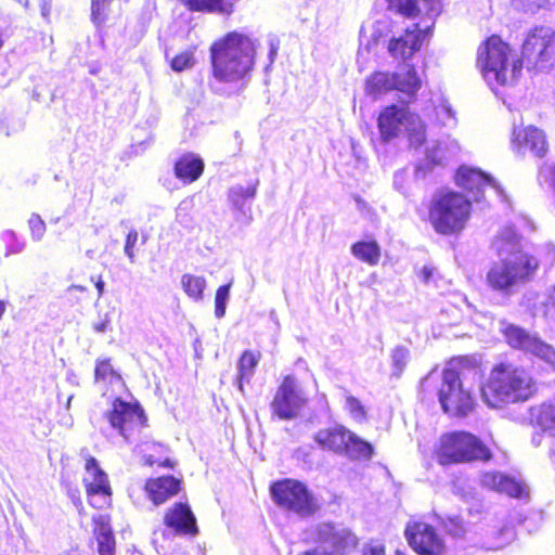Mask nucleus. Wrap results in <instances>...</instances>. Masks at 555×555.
<instances>
[{"instance_id": "8fccbe9b", "label": "nucleus", "mask_w": 555, "mask_h": 555, "mask_svg": "<svg viewBox=\"0 0 555 555\" xmlns=\"http://www.w3.org/2000/svg\"><path fill=\"white\" fill-rule=\"evenodd\" d=\"M278 50H279V42L274 39H271L270 40V50H269V60H270V64H272L274 62V59L278 54Z\"/></svg>"}, {"instance_id": "2f4dec72", "label": "nucleus", "mask_w": 555, "mask_h": 555, "mask_svg": "<svg viewBox=\"0 0 555 555\" xmlns=\"http://www.w3.org/2000/svg\"><path fill=\"white\" fill-rule=\"evenodd\" d=\"M411 359L410 349L405 346H396L390 351L391 376L400 378Z\"/></svg>"}, {"instance_id": "a19ab883", "label": "nucleus", "mask_w": 555, "mask_h": 555, "mask_svg": "<svg viewBox=\"0 0 555 555\" xmlns=\"http://www.w3.org/2000/svg\"><path fill=\"white\" fill-rule=\"evenodd\" d=\"M139 240V233L135 229H131L129 233L126 236L125 247L124 251L125 255L128 257L131 263L134 262V247Z\"/></svg>"}, {"instance_id": "7ed1b4c3", "label": "nucleus", "mask_w": 555, "mask_h": 555, "mask_svg": "<svg viewBox=\"0 0 555 555\" xmlns=\"http://www.w3.org/2000/svg\"><path fill=\"white\" fill-rule=\"evenodd\" d=\"M528 242L513 227H505L492 243L499 261L487 273L489 287L506 297L516 286L529 282L539 268L538 259L527 250Z\"/></svg>"}, {"instance_id": "0eeeda50", "label": "nucleus", "mask_w": 555, "mask_h": 555, "mask_svg": "<svg viewBox=\"0 0 555 555\" xmlns=\"http://www.w3.org/2000/svg\"><path fill=\"white\" fill-rule=\"evenodd\" d=\"M270 494L280 508L300 518L312 517L321 508V504L308 486L296 479L286 478L273 482L270 486Z\"/></svg>"}, {"instance_id": "39448f33", "label": "nucleus", "mask_w": 555, "mask_h": 555, "mask_svg": "<svg viewBox=\"0 0 555 555\" xmlns=\"http://www.w3.org/2000/svg\"><path fill=\"white\" fill-rule=\"evenodd\" d=\"M470 199L459 192L437 191L428 208L429 222L442 235L461 232L470 214Z\"/></svg>"}, {"instance_id": "f257e3e1", "label": "nucleus", "mask_w": 555, "mask_h": 555, "mask_svg": "<svg viewBox=\"0 0 555 555\" xmlns=\"http://www.w3.org/2000/svg\"><path fill=\"white\" fill-rule=\"evenodd\" d=\"M509 47L498 36H491L478 49L477 62L481 73L494 91L499 86L512 85L525 65L528 70L544 72L555 66V31L551 27H534L527 35L521 49V60L514 62L508 74Z\"/></svg>"}, {"instance_id": "4c0bfd02", "label": "nucleus", "mask_w": 555, "mask_h": 555, "mask_svg": "<svg viewBox=\"0 0 555 555\" xmlns=\"http://www.w3.org/2000/svg\"><path fill=\"white\" fill-rule=\"evenodd\" d=\"M392 184L393 188L404 196L409 194V171L406 168L397 170L393 173Z\"/></svg>"}, {"instance_id": "4d7b16f0", "label": "nucleus", "mask_w": 555, "mask_h": 555, "mask_svg": "<svg viewBox=\"0 0 555 555\" xmlns=\"http://www.w3.org/2000/svg\"><path fill=\"white\" fill-rule=\"evenodd\" d=\"M155 463H156V461H155L153 455H149V456L145 457V464L146 465L153 466Z\"/></svg>"}, {"instance_id": "412c9836", "label": "nucleus", "mask_w": 555, "mask_h": 555, "mask_svg": "<svg viewBox=\"0 0 555 555\" xmlns=\"http://www.w3.org/2000/svg\"><path fill=\"white\" fill-rule=\"evenodd\" d=\"M349 429L343 425L323 428L313 435L314 442L323 450L341 455L346 449Z\"/></svg>"}, {"instance_id": "6e6552de", "label": "nucleus", "mask_w": 555, "mask_h": 555, "mask_svg": "<svg viewBox=\"0 0 555 555\" xmlns=\"http://www.w3.org/2000/svg\"><path fill=\"white\" fill-rule=\"evenodd\" d=\"M438 400L443 412L451 416H466L475 408L470 390L464 387L463 373L452 365L442 372Z\"/></svg>"}, {"instance_id": "58836bf2", "label": "nucleus", "mask_w": 555, "mask_h": 555, "mask_svg": "<svg viewBox=\"0 0 555 555\" xmlns=\"http://www.w3.org/2000/svg\"><path fill=\"white\" fill-rule=\"evenodd\" d=\"M194 64V57L191 52H183L176 55L171 61V68L175 72H182L186 68L192 67Z\"/></svg>"}, {"instance_id": "aec40b11", "label": "nucleus", "mask_w": 555, "mask_h": 555, "mask_svg": "<svg viewBox=\"0 0 555 555\" xmlns=\"http://www.w3.org/2000/svg\"><path fill=\"white\" fill-rule=\"evenodd\" d=\"M144 490L154 505H160L179 492L180 480L173 476L149 479Z\"/></svg>"}, {"instance_id": "72a5a7b5", "label": "nucleus", "mask_w": 555, "mask_h": 555, "mask_svg": "<svg viewBox=\"0 0 555 555\" xmlns=\"http://www.w3.org/2000/svg\"><path fill=\"white\" fill-rule=\"evenodd\" d=\"M1 240L5 244V256L20 254L25 247V241L18 238L12 230H7L1 234Z\"/></svg>"}, {"instance_id": "6ab92c4d", "label": "nucleus", "mask_w": 555, "mask_h": 555, "mask_svg": "<svg viewBox=\"0 0 555 555\" xmlns=\"http://www.w3.org/2000/svg\"><path fill=\"white\" fill-rule=\"evenodd\" d=\"M164 524L177 534L196 535L198 528L196 518L186 503H176L164 517Z\"/></svg>"}, {"instance_id": "dca6fc26", "label": "nucleus", "mask_w": 555, "mask_h": 555, "mask_svg": "<svg viewBox=\"0 0 555 555\" xmlns=\"http://www.w3.org/2000/svg\"><path fill=\"white\" fill-rule=\"evenodd\" d=\"M457 186L462 188L469 194L470 202L479 203L483 197L487 186L493 188L500 195H503V189L490 175L477 168L461 166L455 175Z\"/></svg>"}, {"instance_id": "4be33fe9", "label": "nucleus", "mask_w": 555, "mask_h": 555, "mask_svg": "<svg viewBox=\"0 0 555 555\" xmlns=\"http://www.w3.org/2000/svg\"><path fill=\"white\" fill-rule=\"evenodd\" d=\"M86 470L90 476H92V481H88L87 479L83 480L86 482L89 503L92 506H100L101 503L94 502V498L92 494L109 492L107 475L99 466L98 461L93 456L87 459Z\"/></svg>"}, {"instance_id": "f8f14e48", "label": "nucleus", "mask_w": 555, "mask_h": 555, "mask_svg": "<svg viewBox=\"0 0 555 555\" xmlns=\"http://www.w3.org/2000/svg\"><path fill=\"white\" fill-rule=\"evenodd\" d=\"M312 535L333 555H347L358 546V537L343 522L320 521L312 527Z\"/></svg>"}, {"instance_id": "37998d69", "label": "nucleus", "mask_w": 555, "mask_h": 555, "mask_svg": "<svg viewBox=\"0 0 555 555\" xmlns=\"http://www.w3.org/2000/svg\"><path fill=\"white\" fill-rule=\"evenodd\" d=\"M346 406L353 418L363 420L365 417L364 406L356 397L348 396L346 398Z\"/></svg>"}, {"instance_id": "79ce46f5", "label": "nucleus", "mask_w": 555, "mask_h": 555, "mask_svg": "<svg viewBox=\"0 0 555 555\" xmlns=\"http://www.w3.org/2000/svg\"><path fill=\"white\" fill-rule=\"evenodd\" d=\"M108 0H92L91 18L94 24L100 25L105 21V7Z\"/></svg>"}, {"instance_id": "7c9ffc66", "label": "nucleus", "mask_w": 555, "mask_h": 555, "mask_svg": "<svg viewBox=\"0 0 555 555\" xmlns=\"http://www.w3.org/2000/svg\"><path fill=\"white\" fill-rule=\"evenodd\" d=\"M442 152L438 145L428 147L425 153L424 160L420 162L415 166L414 176L415 179H423L426 175L433 170V168L441 163Z\"/></svg>"}, {"instance_id": "f704fd0d", "label": "nucleus", "mask_w": 555, "mask_h": 555, "mask_svg": "<svg viewBox=\"0 0 555 555\" xmlns=\"http://www.w3.org/2000/svg\"><path fill=\"white\" fill-rule=\"evenodd\" d=\"M231 283L218 287L215 296V317L221 319L225 314L227 305L230 298Z\"/></svg>"}, {"instance_id": "e2e57ef3", "label": "nucleus", "mask_w": 555, "mask_h": 555, "mask_svg": "<svg viewBox=\"0 0 555 555\" xmlns=\"http://www.w3.org/2000/svg\"><path fill=\"white\" fill-rule=\"evenodd\" d=\"M151 141H152L151 139H150V141H149V142H147V141H142V142H140V143L138 144V146H143V145H145V144H147V145H149V144L151 143Z\"/></svg>"}, {"instance_id": "052dcab7", "label": "nucleus", "mask_w": 555, "mask_h": 555, "mask_svg": "<svg viewBox=\"0 0 555 555\" xmlns=\"http://www.w3.org/2000/svg\"><path fill=\"white\" fill-rule=\"evenodd\" d=\"M552 183H553V186L555 188V167L552 169Z\"/></svg>"}, {"instance_id": "de8ad7c7", "label": "nucleus", "mask_w": 555, "mask_h": 555, "mask_svg": "<svg viewBox=\"0 0 555 555\" xmlns=\"http://www.w3.org/2000/svg\"><path fill=\"white\" fill-rule=\"evenodd\" d=\"M296 456L297 459L301 460L304 463L306 464H312L311 460H310V453L308 451H306V449L304 448H299L296 450Z\"/></svg>"}, {"instance_id": "9b49d317", "label": "nucleus", "mask_w": 555, "mask_h": 555, "mask_svg": "<svg viewBox=\"0 0 555 555\" xmlns=\"http://www.w3.org/2000/svg\"><path fill=\"white\" fill-rule=\"evenodd\" d=\"M421 88V78L413 66L405 65L401 73H375L366 81V89L374 96L389 90H398L414 99Z\"/></svg>"}, {"instance_id": "1a4fd4ad", "label": "nucleus", "mask_w": 555, "mask_h": 555, "mask_svg": "<svg viewBox=\"0 0 555 555\" xmlns=\"http://www.w3.org/2000/svg\"><path fill=\"white\" fill-rule=\"evenodd\" d=\"M437 456L441 465H450L476 460L487 461L491 457V452L476 436L462 431L443 436Z\"/></svg>"}, {"instance_id": "20e7f679", "label": "nucleus", "mask_w": 555, "mask_h": 555, "mask_svg": "<svg viewBox=\"0 0 555 555\" xmlns=\"http://www.w3.org/2000/svg\"><path fill=\"white\" fill-rule=\"evenodd\" d=\"M535 392V386L530 374L522 367L508 363L495 365L488 382L481 387L485 403L494 409L525 402Z\"/></svg>"}, {"instance_id": "09e8293b", "label": "nucleus", "mask_w": 555, "mask_h": 555, "mask_svg": "<svg viewBox=\"0 0 555 555\" xmlns=\"http://www.w3.org/2000/svg\"><path fill=\"white\" fill-rule=\"evenodd\" d=\"M278 50H279V42L274 39H271L270 40V50H269V60H270V64H272L274 62V59L278 54Z\"/></svg>"}, {"instance_id": "13d9d810", "label": "nucleus", "mask_w": 555, "mask_h": 555, "mask_svg": "<svg viewBox=\"0 0 555 555\" xmlns=\"http://www.w3.org/2000/svg\"><path fill=\"white\" fill-rule=\"evenodd\" d=\"M14 1L22 4L25 9H28V5H29L28 0H14Z\"/></svg>"}, {"instance_id": "680f3d73", "label": "nucleus", "mask_w": 555, "mask_h": 555, "mask_svg": "<svg viewBox=\"0 0 555 555\" xmlns=\"http://www.w3.org/2000/svg\"><path fill=\"white\" fill-rule=\"evenodd\" d=\"M73 288H76V289H78L80 292L86 291V288L83 286H80V285H73Z\"/></svg>"}, {"instance_id": "ddd939ff", "label": "nucleus", "mask_w": 555, "mask_h": 555, "mask_svg": "<svg viewBox=\"0 0 555 555\" xmlns=\"http://www.w3.org/2000/svg\"><path fill=\"white\" fill-rule=\"evenodd\" d=\"M502 332L512 348L534 356L555 371V349L553 346L543 341L538 335L531 334L515 324H507Z\"/></svg>"}, {"instance_id": "473e14b6", "label": "nucleus", "mask_w": 555, "mask_h": 555, "mask_svg": "<svg viewBox=\"0 0 555 555\" xmlns=\"http://www.w3.org/2000/svg\"><path fill=\"white\" fill-rule=\"evenodd\" d=\"M181 284L184 292L193 299L201 300L203 298V293L206 287L204 278L184 274L181 279Z\"/></svg>"}, {"instance_id": "a878e982", "label": "nucleus", "mask_w": 555, "mask_h": 555, "mask_svg": "<svg viewBox=\"0 0 555 555\" xmlns=\"http://www.w3.org/2000/svg\"><path fill=\"white\" fill-rule=\"evenodd\" d=\"M520 149L529 151L535 157H543L547 151V143L542 130L529 127L524 131V141Z\"/></svg>"}, {"instance_id": "e433bc0d", "label": "nucleus", "mask_w": 555, "mask_h": 555, "mask_svg": "<svg viewBox=\"0 0 555 555\" xmlns=\"http://www.w3.org/2000/svg\"><path fill=\"white\" fill-rule=\"evenodd\" d=\"M98 541L100 555H114V538L108 529L101 527Z\"/></svg>"}, {"instance_id": "cd10ccee", "label": "nucleus", "mask_w": 555, "mask_h": 555, "mask_svg": "<svg viewBox=\"0 0 555 555\" xmlns=\"http://www.w3.org/2000/svg\"><path fill=\"white\" fill-rule=\"evenodd\" d=\"M341 455H346L350 460H370L373 455V447L349 430L346 449Z\"/></svg>"}, {"instance_id": "338daca9", "label": "nucleus", "mask_w": 555, "mask_h": 555, "mask_svg": "<svg viewBox=\"0 0 555 555\" xmlns=\"http://www.w3.org/2000/svg\"><path fill=\"white\" fill-rule=\"evenodd\" d=\"M183 204H184V202H182V203L180 204V206H179V208H178V212H179L180 210H182V208H183Z\"/></svg>"}, {"instance_id": "0e129e2a", "label": "nucleus", "mask_w": 555, "mask_h": 555, "mask_svg": "<svg viewBox=\"0 0 555 555\" xmlns=\"http://www.w3.org/2000/svg\"><path fill=\"white\" fill-rule=\"evenodd\" d=\"M382 552H383V550L374 548L373 550V555H379Z\"/></svg>"}, {"instance_id": "f3484780", "label": "nucleus", "mask_w": 555, "mask_h": 555, "mask_svg": "<svg viewBox=\"0 0 555 555\" xmlns=\"http://www.w3.org/2000/svg\"><path fill=\"white\" fill-rule=\"evenodd\" d=\"M259 181L248 183L246 186L234 184L228 191V201L235 221L242 227H248L253 220V203L257 195Z\"/></svg>"}, {"instance_id": "603ef678", "label": "nucleus", "mask_w": 555, "mask_h": 555, "mask_svg": "<svg viewBox=\"0 0 555 555\" xmlns=\"http://www.w3.org/2000/svg\"><path fill=\"white\" fill-rule=\"evenodd\" d=\"M95 287L98 289L99 297H101L104 293V287H105V283L101 278H99L98 281L95 282Z\"/></svg>"}, {"instance_id": "c85d7f7f", "label": "nucleus", "mask_w": 555, "mask_h": 555, "mask_svg": "<svg viewBox=\"0 0 555 555\" xmlns=\"http://www.w3.org/2000/svg\"><path fill=\"white\" fill-rule=\"evenodd\" d=\"M531 421L543 431L555 433V404H542L530 409Z\"/></svg>"}, {"instance_id": "864d4df0", "label": "nucleus", "mask_w": 555, "mask_h": 555, "mask_svg": "<svg viewBox=\"0 0 555 555\" xmlns=\"http://www.w3.org/2000/svg\"><path fill=\"white\" fill-rule=\"evenodd\" d=\"M7 135H10L11 132H16V118L13 116V120H11V125H7Z\"/></svg>"}, {"instance_id": "bb28decb", "label": "nucleus", "mask_w": 555, "mask_h": 555, "mask_svg": "<svg viewBox=\"0 0 555 555\" xmlns=\"http://www.w3.org/2000/svg\"><path fill=\"white\" fill-rule=\"evenodd\" d=\"M259 359L249 350L242 353L237 363V376L235 385L241 393H244V383H249L254 376Z\"/></svg>"}, {"instance_id": "bf43d9fd", "label": "nucleus", "mask_w": 555, "mask_h": 555, "mask_svg": "<svg viewBox=\"0 0 555 555\" xmlns=\"http://www.w3.org/2000/svg\"><path fill=\"white\" fill-rule=\"evenodd\" d=\"M162 466L171 468L172 467V462L170 460H166V461H164L162 463Z\"/></svg>"}, {"instance_id": "5701e85b", "label": "nucleus", "mask_w": 555, "mask_h": 555, "mask_svg": "<svg viewBox=\"0 0 555 555\" xmlns=\"http://www.w3.org/2000/svg\"><path fill=\"white\" fill-rule=\"evenodd\" d=\"M421 46V35L415 30H406L404 35L390 40L388 51L391 56L406 61L420 50Z\"/></svg>"}, {"instance_id": "c756f323", "label": "nucleus", "mask_w": 555, "mask_h": 555, "mask_svg": "<svg viewBox=\"0 0 555 555\" xmlns=\"http://www.w3.org/2000/svg\"><path fill=\"white\" fill-rule=\"evenodd\" d=\"M352 255L363 262L371 266L378 263L380 258V247L376 241H360L351 246Z\"/></svg>"}, {"instance_id": "69168bd1", "label": "nucleus", "mask_w": 555, "mask_h": 555, "mask_svg": "<svg viewBox=\"0 0 555 555\" xmlns=\"http://www.w3.org/2000/svg\"><path fill=\"white\" fill-rule=\"evenodd\" d=\"M396 555H406L404 552L400 551V550H397L396 551Z\"/></svg>"}, {"instance_id": "2eb2a0df", "label": "nucleus", "mask_w": 555, "mask_h": 555, "mask_svg": "<svg viewBox=\"0 0 555 555\" xmlns=\"http://www.w3.org/2000/svg\"><path fill=\"white\" fill-rule=\"evenodd\" d=\"M404 537L418 555H449L443 540L427 522L410 520Z\"/></svg>"}, {"instance_id": "a18cd8bd", "label": "nucleus", "mask_w": 555, "mask_h": 555, "mask_svg": "<svg viewBox=\"0 0 555 555\" xmlns=\"http://www.w3.org/2000/svg\"><path fill=\"white\" fill-rule=\"evenodd\" d=\"M434 271H435V268L434 267H430V266H424L420 272H418V278L420 280L425 283V284H428L430 282V280L433 279V275H434Z\"/></svg>"}, {"instance_id": "423d86ee", "label": "nucleus", "mask_w": 555, "mask_h": 555, "mask_svg": "<svg viewBox=\"0 0 555 555\" xmlns=\"http://www.w3.org/2000/svg\"><path fill=\"white\" fill-rule=\"evenodd\" d=\"M383 142L387 143L404 133L410 147L418 149L426 141V126L418 115L412 114L406 107L396 104L385 107L377 119Z\"/></svg>"}, {"instance_id": "6e6d98bb", "label": "nucleus", "mask_w": 555, "mask_h": 555, "mask_svg": "<svg viewBox=\"0 0 555 555\" xmlns=\"http://www.w3.org/2000/svg\"><path fill=\"white\" fill-rule=\"evenodd\" d=\"M441 109L447 114V116L449 118H453L454 117V112H453V109L449 105H442Z\"/></svg>"}, {"instance_id": "3c124183", "label": "nucleus", "mask_w": 555, "mask_h": 555, "mask_svg": "<svg viewBox=\"0 0 555 555\" xmlns=\"http://www.w3.org/2000/svg\"><path fill=\"white\" fill-rule=\"evenodd\" d=\"M300 555H333V553L327 552L324 547H314L312 550H308Z\"/></svg>"}, {"instance_id": "c9c22d12", "label": "nucleus", "mask_w": 555, "mask_h": 555, "mask_svg": "<svg viewBox=\"0 0 555 555\" xmlns=\"http://www.w3.org/2000/svg\"><path fill=\"white\" fill-rule=\"evenodd\" d=\"M108 376L121 379V376L113 369L111 359L98 360L94 370L95 382L105 380Z\"/></svg>"}, {"instance_id": "b1692460", "label": "nucleus", "mask_w": 555, "mask_h": 555, "mask_svg": "<svg viewBox=\"0 0 555 555\" xmlns=\"http://www.w3.org/2000/svg\"><path fill=\"white\" fill-rule=\"evenodd\" d=\"M204 170V162L194 154L182 155L175 164V175L184 183L196 181Z\"/></svg>"}, {"instance_id": "ea45409f", "label": "nucleus", "mask_w": 555, "mask_h": 555, "mask_svg": "<svg viewBox=\"0 0 555 555\" xmlns=\"http://www.w3.org/2000/svg\"><path fill=\"white\" fill-rule=\"evenodd\" d=\"M34 241H40L46 232V223L39 215L33 214L28 220Z\"/></svg>"}, {"instance_id": "5fc2aeb1", "label": "nucleus", "mask_w": 555, "mask_h": 555, "mask_svg": "<svg viewBox=\"0 0 555 555\" xmlns=\"http://www.w3.org/2000/svg\"><path fill=\"white\" fill-rule=\"evenodd\" d=\"M51 11V3H48L47 1L41 3V14L42 16L49 15Z\"/></svg>"}, {"instance_id": "4468645a", "label": "nucleus", "mask_w": 555, "mask_h": 555, "mask_svg": "<svg viewBox=\"0 0 555 555\" xmlns=\"http://www.w3.org/2000/svg\"><path fill=\"white\" fill-rule=\"evenodd\" d=\"M104 416L111 427L116 429L127 442H130L133 430L145 422V415L139 403H130L121 398L113 401L112 409L105 412Z\"/></svg>"}, {"instance_id": "f03ea898", "label": "nucleus", "mask_w": 555, "mask_h": 555, "mask_svg": "<svg viewBox=\"0 0 555 555\" xmlns=\"http://www.w3.org/2000/svg\"><path fill=\"white\" fill-rule=\"evenodd\" d=\"M258 46L256 39L237 31L228 33L210 46L208 86L214 93L231 96L248 86Z\"/></svg>"}, {"instance_id": "774afa93", "label": "nucleus", "mask_w": 555, "mask_h": 555, "mask_svg": "<svg viewBox=\"0 0 555 555\" xmlns=\"http://www.w3.org/2000/svg\"><path fill=\"white\" fill-rule=\"evenodd\" d=\"M60 179H61V178H60V176H59V175H55V176H54V180H55V181H59Z\"/></svg>"}, {"instance_id": "c03bdc74", "label": "nucleus", "mask_w": 555, "mask_h": 555, "mask_svg": "<svg viewBox=\"0 0 555 555\" xmlns=\"http://www.w3.org/2000/svg\"><path fill=\"white\" fill-rule=\"evenodd\" d=\"M93 330L101 334L106 333L107 331H112L109 314L105 313L103 317H101L100 322L93 324Z\"/></svg>"}, {"instance_id": "9d476101", "label": "nucleus", "mask_w": 555, "mask_h": 555, "mask_svg": "<svg viewBox=\"0 0 555 555\" xmlns=\"http://www.w3.org/2000/svg\"><path fill=\"white\" fill-rule=\"evenodd\" d=\"M308 398L294 375H287L278 387L270 403L272 417L281 421L296 420L306 406Z\"/></svg>"}, {"instance_id": "49530a36", "label": "nucleus", "mask_w": 555, "mask_h": 555, "mask_svg": "<svg viewBox=\"0 0 555 555\" xmlns=\"http://www.w3.org/2000/svg\"><path fill=\"white\" fill-rule=\"evenodd\" d=\"M111 494H112L111 489H109L108 493H93L92 495L94 498V502L101 503L100 506H94V507L102 508L107 503V500L109 499Z\"/></svg>"}, {"instance_id": "393cba45", "label": "nucleus", "mask_w": 555, "mask_h": 555, "mask_svg": "<svg viewBox=\"0 0 555 555\" xmlns=\"http://www.w3.org/2000/svg\"><path fill=\"white\" fill-rule=\"evenodd\" d=\"M190 11L231 15L233 3L230 0H181Z\"/></svg>"}, {"instance_id": "a211bd4d", "label": "nucleus", "mask_w": 555, "mask_h": 555, "mask_svg": "<svg viewBox=\"0 0 555 555\" xmlns=\"http://www.w3.org/2000/svg\"><path fill=\"white\" fill-rule=\"evenodd\" d=\"M480 482L482 487L505 493L511 498L527 499L529 496L528 487L522 481L499 472L482 474Z\"/></svg>"}]
</instances>
